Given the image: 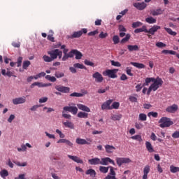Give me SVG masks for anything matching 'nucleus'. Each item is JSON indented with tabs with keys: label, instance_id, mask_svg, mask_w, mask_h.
I'll return each mask as SVG.
<instances>
[{
	"label": "nucleus",
	"instance_id": "4be33fe9",
	"mask_svg": "<svg viewBox=\"0 0 179 179\" xmlns=\"http://www.w3.org/2000/svg\"><path fill=\"white\" fill-rule=\"evenodd\" d=\"M105 150L106 153H113L115 150V147L107 144L105 145Z\"/></svg>",
	"mask_w": 179,
	"mask_h": 179
},
{
	"label": "nucleus",
	"instance_id": "6ab92c4d",
	"mask_svg": "<svg viewBox=\"0 0 179 179\" xmlns=\"http://www.w3.org/2000/svg\"><path fill=\"white\" fill-rule=\"evenodd\" d=\"M67 156L69 159H71V160H73V162H75L76 163H80V164H83V160H82L78 156H73V155H69Z\"/></svg>",
	"mask_w": 179,
	"mask_h": 179
},
{
	"label": "nucleus",
	"instance_id": "c756f323",
	"mask_svg": "<svg viewBox=\"0 0 179 179\" xmlns=\"http://www.w3.org/2000/svg\"><path fill=\"white\" fill-rule=\"evenodd\" d=\"M143 31L144 33H146V31H148V29H146V26H143L142 28H138L134 30V33H136V34L142 33Z\"/></svg>",
	"mask_w": 179,
	"mask_h": 179
},
{
	"label": "nucleus",
	"instance_id": "f8f14e48",
	"mask_svg": "<svg viewBox=\"0 0 179 179\" xmlns=\"http://www.w3.org/2000/svg\"><path fill=\"white\" fill-rule=\"evenodd\" d=\"M55 89L61 93H69V91L71 90V88L68 87H64L62 85H56Z\"/></svg>",
	"mask_w": 179,
	"mask_h": 179
},
{
	"label": "nucleus",
	"instance_id": "603ef678",
	"mask_svg": "<svg viewBox=\"0 0 179 179\" xmlns=\"http://www.w3.org/2000/svg\"><path fill=\"white\" fill-rule=\"evenodd\" d=\"M159 113L157 112H149L148 113V117H153L154 118H157Z\"/></svg>",
	"mask_w": 179,
	"mask_h": 179
},
{
	"label": "nucleus",
	"instance_id": "774afa93",
	"mask_svg": "<svg viewBox=\"0 0 179 179\" xmlns=\"http://www.w3.org/2000/svg\"><path fill=\"white\" fill-rule=\"evenodd\" d=\"M108 36V34L101 31L99 35V38H106Z\"/></svg>",
	"mask_w": 179,
	"mask_h": 179
},
{
	"label": "nucleus",
	"instance_id": "b1692460",
	"mask_svg": "<svg viewBox=\"0 0 179 179\" xmlns=\"http://www.w3.org/2000/svg\"><path fill=\"white\" fill-rule=\"evenodd\" d=\"M62 124L66 128H70V129H75V124L71 121L63 122Z\"/></svg>",
	"mask_w": 179,
	"mask_h": 179
},
{
	"label": "nucleus",
	"instance_id": "2eb2a0df",
	"mask_svg": "<svg viewBox=\"0 0 179 179\" xmlns=\"http://www.w3.org/2000/svg\"><path fill=\"white\" fill-rule=\"evenodd\" d=\"M134 8H136V9H138V10H143L148 6V5L145 3H134Z\"/></svg>",
	"mask_w": 179,
	"mask_h": 179
},
{
	"label": "nucleus",
	"instance_id": "7c9ffc66",
	"mask_svg": "<svg viewBox=\"0 0 179 179\" xmlns=\"http://www.w3.org/2000/svg\"><path fill=\"white\" fill-rule=\"evenodd\" d=\"M74 55H76V59H82V57H83L82 52H80L78 50H75Z\"/></svg>",
	"mask_w": 179,
	"mask_h": 179
},
{
	"label": "nucleus",
	"instance_id": "052dcab7",
	"mask_svg": "<svg viewBox=\"0 0 179 179\" xmlns=\"http://www.w3.org/2000/svg\"><path fill=\"white\" fill-rule=\"evenodd\" d=\"M16 166L19 167H26L27 166V162L20 163V162H15Z\"/></svg>",
	"mask_w": 179,
	"mask_h": 179
},
{
	"label": "nucleus",
	"instance_id": "f03ea898",
	"mask_svg": "<svg viewBox=\"0 0 179 179\" xmlns=\"http://www.w3.org/2000/svg\"><path fill=\"white\" fill-rule=\"evenodd\" d=\"M150 82H153V83H156V85H163V80L162 78L157 77V78H145V83L143 84V86H149V83Z\"/></svg>",
	"mask_w": 179,
	"mask_h": 179
},
{
	"label": "nucleus",
	"instance_id": "6e6d98bb",
	"mask_svg": "<svg viewBox=\"0 0 179 179\" xmlns=\"http://www.w3.org/2000/svg\"><path fill=\"white\" fill-rule=\"evenodd\" d=\"M141 26H142V22H133L132 24L133 29H136V27H139Z\"/></svg>",
	"mask_w": 179,
	"mask_h": 179
},
{
	"label": "nucleus",
	"instance_id": "a19ab883",
	"mask_svg": "<svg viewBox=\"0 0 179 179\" xmlns=\"http://www.w3.org/2000/svg\"><path fill=\"white\" fill-rule=\"evenodd\" d=\"M121 118H122V115H113L111 116V120H113V121H120Z\"/></svg>",
	"mask_w": 179,
	"mask_h": 179
},
{
	"label": "nucleus",
	"instance_id": "bb28decb",
	"mask_svg": "<svg viewBox=\"0 0 179 179\" xmlns=\"http://www.w3.org/2000/svg\"><path fill=\"white\" fill-rule=\"evenodd\" d=\"M145 146H146L147 150L150 153H153V152H155V149H153V146L152 145V143H150V142L146 141L145 142Z\"/></svg>",
	"mask_w": 179,
	"mask_h": 179
},
{
	"label": "nucleus",
	"instance_id": "79ce46f5",
	"mask_svg": "<svg viewBox=\"0 0 179 179\" xmlns=\"http://www.w3.org/2000/svg\"><path fill=\"white\" fill-rule=\"evenodd\" d=\"M111 110H118L120 108V103L119 102H113V104L110 106Z\"/></svg>",
	"mask_w": 179,
	"mask_h": 179
},
{
	"label": "nucleus",
	"instance_id": "3c124183",
	"mask_svg": "<svg viewBox=\"0 0 179 179\" xmlns=\"http://www.w3.org/2000/svg\"><path fill=\"white\" fill-rule=\"evenodd\" d=\"M71 97H83V94L79 92H73L70 94Z\"/></svg>",
	"mask_w": 179,
	"mask_h": 179
},
{
	"label": "nucleus",
	"instance_id": "f3484780",
	"mask_svg": "<svg viewBox=\"0 0 179 179\" xmlns=\"http://www.w3.org/2000/svg\"><path fill=\"white\" fill-rule=\"evenodd\" d=\"M57 52H58V49H55L53 50L48 52V55L50 56V58L52 59V61H54V59H57Z\"/></svg>",
	"mask_w": 179,
	"mask_h": 179
},
{
	"label": "nucleus",
	"instance_id": "c85d7f7f",
	"mask_svg": "<svg viewBox=\"0 0 179 179\" xmlns=\"http://www.w3.org/2000/svg\"><path fill=\"white\" fill-rule=\"evenodd\" d=\"M162 14H163V10L160 8L151 11V15H152V16H159V15H162Z\"/></svg>",
	"mask_w": 179,
	"mask_h": 179
},
{
	"label": "nucleus",
	"instance_id": "69168bd1",
	"mask_svg": "<svg viewBox=\"0 0 179 179\" xmlns=\"http://www.w3.org/2000/svg\"><path fill=\"white\" fill-rule=\"evenodd\" d=\"M126 73L129 75V76H134V73H132V70H131L129 67H127Z\"/></svg>",
	"mask_w": 179,
	"mask_h": 179
},
{
	"label": "nucleus",
	"instance_id": "5fc2aeb1",
	"mask_svg": "<svg viewBox=\"0 0 179 179\" xmlns=\"http://www.w3.org/2000/svg\"><path fill=\"white\" fill-rule=\"evenodd\" d=\"M73 66L74 68H78V69H85V66L79 63L74 64Z\"/></svg>",
	"mask_w": 179,
	"mask_h": 179
},
{
	"label": "nucleus",
	"instance_id": "72a5a7b5",
	"mask_svg": "<svg viewBox=\"0 0 179 179\" xmlns=\"http://www.w3.org/2000/svg\"><path fill=\"white\" fill-rule=\"evenodd\" d=\"M0 176H1V177H2V178H6V177H8V176H9V172H8V171L6 169H3L0 172Z\"/></svg>",
	"mask_w": 179,
	"mask_h": 179
},
{
	"label": "nucleus",
	"instance_id": "473e14b6",
	"mask_svg": "<svg viewBox=\"0 0 179 179\" xmlns=\"http://www.w3.org/2000/svg\"><path fill=\"white\" fill-rule=\"evenodd\" d=\"M145 22L149 23V24H153L154 23H156L157 20L153 18V17H149L145 19Z\"/></svg>",
	"mask_w": 179,
	"mask_h": 179
},
{
	"label": "nucleus",
	"instance_id": "f257e3e1",
	"mask_svg": "<svg viewBox=\"0 0 179 179\" xmlns=\"http://www.w3.org/2000/svg\"><path fill=\"white\" fill-rule=\"evenodd\" d=\"M159 124L160 128H169V127H171L174 122L171 121V119L167 117H162L159 120Z\"/></svg>",
	"mask_w": 179,
	"mask_h": 179
},
{
	"label": "nucleus",
	"instance_id": "aec40b11",
	"mask_svg": "<svg viewBox=\"0 0 179 179\" xmlns=\"http://www.w3.org/2000/svg\"><path fill=\"white\" fill-rule=\"evenodd\" d=\"M177 110H178V106L173 104L171 106L167 107L166 111L167 113H176V111H177Z\"/></svg>",
	"mask_w": 179,
	"mask_h": 179
},
{
	"label": "nucleus",
	"instance_id": "a211bd4d",
	"mask_svg": "<svg viewBox=\"0 0 179 179\" xmlns=\"http://www.w3.org/2000/svg\"><path fill=\"white\" fill-rule=\"evenodd\" d=\"M88 163L91 166H97V164H101V160L99 158L95 157L88 160Z\"/></svg>",
	"mask_w": 179,
	"mask_h": 179
},
{
	"label": "nucleus",
	"instance_id": "ddd939ff",
	"mask_svg": "<svg viewBox=\"0 0 179 179\" xmlns=\"http://www.w3.org/2000/svg\"><path fill=\"white\" fill-rule=\"evenodd\" d=\"M24 103H26V97H18L13 99V103L15 104V106H17V104H23Z\"/></svg>",
	"mask_w": 179,
	"mask_h": 179
},
{
	"label": "nucleus",
	"instance_id": "13d9d810",
	"mask_svg": "<svg viewBox=\"0 0 179 179\" xmlns=\"http://www.w3.org/2000/svg\"><path fill=\"white\" fill-rule=\"evenodd\" d=\"M143 87H144L143 84H138L136 86V92H141V90H142Z\"/></svg>",
	"mask_w": 179,
	"mask_h": 179
},
{
	"label": "nucleus",
	"instance_id": "9b49d317",
	"mask_svg": "<svg viewBox=\"0 0 179 179\" xmlns=\"http://www.w3.org/2000/svg\"><path fill=\"white\" fill-rule=\"evenodd\" d=\"M111 103H113V99H109L103 102L101 105V110H111Z\"/></svg>",
	"mask_w": 179,
	"mask_h": 179
},
{
	"label": "nucleus",
	"instance_id": "09e8293b",
	"mask_svg": "<svg viewBox=\"0 0 179 179\" xmlns=\"http://www.w3.org/2000/svg\"><path fill=\"white\" fill-rule=\"evenodd\" d=\"M43 59L45 62H52V59L50 56L43 55Z\"/></svg>",
	"mask_w": 179,
	"mask_h": 179
},
{
	"label": "nucleus",
	"instance_id": "0e129e2a",
	"mask_svg": "<svg viewBox=\"0 0 179 179\" xmlns=\"http://www.w3.org/2000/svg\"><path fill=\"white\" fill-rule=\"evenodd\" d=\"M22 61H23V57H19L17 62V68H19L20 66H22Z\"/></svg>",
	"mask_w": 179,
	"mask_h": 179
},
{
	"label": "nucleus",
	"instance_id": "20e7f679",
	"mask_svg": "<svg viewBox=\"0 0 179 179\" xmlns=\"http://www.w3.org/2000/svg\"><path fill=\"white\" fill-rule=\"evenodd\" d=\"M117 72H118V69H106L103 72V76H108L111 79H115L117 78Z\"/></svg>",
	"mask_w": 179,
	"mask_h": 179
},
{
	"label": "nucleus",
	"instance_id": "dca6fc26",
	"mask_svg": "<svg viewBox=\"0 0 179 179\" xmlns=\"http://www.w3.org/2000/svg\"><path fill=\"white\" fill-rule=\"evenodd\" d=\"M34 86H38V87H48V86H51V83H43L39 82H35L31 84V87H34Z\"/></svg>",
	"mask_w": 179,
	"mask_h": 179
},
{
	"label": "nucleus",
	"instance_id": "393cba45",
	"mask_svg": "<svg viewBox=\"0 0 179 179\" xmlns=\"http://www.w3.org/2000/svg\"><path fill=\"white\" fill-rule=\"evenodd\" d=\"M130 64L133 65V66H135V68H138V69H143L145 68V64L142 63L131 62Z\"/></svg>",
	"mask_w": 179,
	"mask_h": 179
},
{
	"label": "nucleus",
	"instance_id": "c9c22d12",
	"mask_svg": "<svg viewBox=\"0 0 179 179\" xmlns=\"http://www.w3.org/2000/svg\"><path fill=\"white\" fill-rule=\"evenodd\" d=\"M164 30L167 32L168 34H170L171 36H177V32L173 31V29L167 27H164Z\"/></svg>",
	"mask_w": 179,
	"mask_h": 179
},
{
	"label": "nucleus",
	"instance_id": "338daca9",
	"mask_svg": "<svg viewBox=\"0 0 179 179\" xmlns=\"http://www.w3.org/2000/svg\"><path fill=\"white\" fill-rule=\"evenodd\" d=\"M172 138L174 139H178L179 138V131H176L172 134Z\"/></svg>",
	"mask_w": 179,
	"mask_h": 179
},
{
	"label": "nucleus",
	"instance_id": "39448f33",
	"mask_svg": "<svg viewBox=\"0 0 179 179\" xmlns=\"http://www.w3.org/2000/svg\"><path fill=\"white\" fill-rule=\"evenodd\" d=\"M63 110L64 111L71 113L73 115H76V114H78V107L75 106V103H73L69 104V106H64Z\"/></svg>",
	"mask_w": 179,
	"mask_h": 179
},
{
	"label": "nucleus",
	"instance_id": "37998d69",
	"mask_svg": "<svg viewBox=\"0 0 179 179\" xmlns=\"http://www.w3.org/2000/svg\"><path fill=\"white\" fill-rule=\"evenodd\" d=\"M170 171L171 173H178L179 172V167L178 166H174L171 165L170 166Z\"/></svg>",
	"mask_w": 179,
	"mask_h": 179
},
{
	"label": "nucleus",
	"instance_id": "e433bc0d",
	"mask_svg": "<svg viewBox=\"0 0 179 179\" xmlns=\"http://www.w3.org/2000/svg\"><path fill=\"white\" fill-rule=\"evenodd\" d=\"M162 54H165L167 55V54H170L171 55H176L177 52L174 50H163L162 51Z\"/></svg>",
	"mask_w": 179,
	"mask_h": 179
},
{
	"label": "nucleus",
	"instance_id": "bf43d9fd",
	"mask_svg": "<svg viewBox=\"0 0 179 179\" xmlns=\"http://www.w3.org/2000/svg\"><path fill=\"white\" fill-rule=\"evenodd\" d=\"M118 30L120 32H127V28L124 25H119Z\"/></svg>",
	"mask_w": 179,
	"mask_h": 179
},
{
	"label": "nucleus",
	"instance_id": "2f4dec72",
	"mask_svg": "<svg viewBox=\"0 0 179 179\" xmlns=\"http://www.w3.org/2000/svg\"><path fill=\"white\" fill-rule=\"evenodd\" d=\"M129 38H131V34H127L126 36L120 41L121 44H125V43L129 41Z\"/></svg>",
	"mask_w": 179,
	"mask_h": 179
},
{
	"label": "nucleus",
	"instance_id": "49530a36",
	"mask_svg": "<svg viewBox=\"0 0 179 179\" xmlns=\"http://www.w3.org/2000/svg\"><path fill=\"white\" fill-rule=\"evenodd\" d=\"M113 41L115 45L118 44L120 43V36H118V35L113 36Z\"/></svg>",
	"mask_w": 179,
	"mask_h": 179
},
{
	"label": "nucleus",
	"instance_id": "8fccbe9b",
	"mask_svg": "<svg viewBox=\"0 0 179 179\" xmlns=\"http://www.w3.org/2000/svg\"><path fill=\"white\" fill-rule=\"evenodd\" d=\"M156 47H157L158 48H164V47H166L167 45H166L163 42H157L155 44Z\"/></svg>",
	"mask_w": 179,
	"mask_h": 179
},
{
	"label": "nucleus",
	"instance_id": "ea45409f",
	"mask_svg": "<svg viewBox=\"0 0 179 179\" xmlns=\"http://www.w3.org/2000/svg\"><path fill=\"white\" fill-rule=\"evenodd\" d=\"M30 65H31V62H30V61H24L22 64V68L23 69H27L30 66Z\"/></svg>",
	"mask_w": 179,
	"mask_h": 179
},
{
	"label": "nucleus",
	"instance_id": "0eeeda50",
	"mask_svg": "<svg viewBox=\"0 0 179 179\" xmlns=\"http://www.w3.org/2000/svg\"><path fill=\"white\" fill-rule=\"evenodd\" d=\"M93 142V141L91 138H77L76 140V143L78 145H90Z\"/></svg>",
	"mask_w": 179,
	"mask_h": 179
},
{
	"label": "nucleus",
	"instance_id": "de8ad7c7",
	"mask_svg": "<svg viewBox=\"0 0 179 179\" xmlns=\"http://www.w3.org/2000/svg\"><path fill=\"white\" fill-rule=\"evenodd\" d=\"M131 138L134 141H138V142H142V136L141 135L133 136Z\"/></svg>",
	"mask_w": 179,
	"mask_h": 179
},
{
	"label": "nucleus",
	"instance_id": "f704fd0d",
	"mask_svg": "<svg viewBox=\"0 0 179 179\" xmlns=\"http://www.w3.org/2000/svg\"><path fill=\"white\" fill-rule=\"evenodd\" d=\"M108 169H110V166H99V171L103 174H107L108 173Z\"/></svg>",
	"mask_w": 179,
	"mask_h": 179
},
{
	"label": "nucleus",
	"instance_id": "423d86ee",
	"mask_svg": "<svg viewBox=\"0 0 179 179\" xmlns=\"http://www.w3.org/2000/svg\"><path fill=\"white\" fill-rule=\"evenodd\" d=\"M131 160L127 157H117L116 163L119 167H121L122 164H128V163H131Z\"/></svg>",
	"mask_w": 179,
	"mask_h": 179
},
{
	"label": "nucleus",
	"instance_id": "c03bdc74",
	"mask_svg": "<svg viewBox=\"0 0 179 179\" xmlns=\"http://www.w3.org/2000/svg\"><path fill=\"white\" fill-rule=\"evenodd\" d=\"M55 76L57 78V79H59L61 78H64L65 76V73L61 72V71H56L55 73Z\"/></svg>",
	"mask_w": 179,
	"mask_h": 179
},
{
	"label": "nucleus",
	"instance_id": "412c9836",
	"mask_svg": "<svg viewBox=\"0 0 179 179\" xmlns=\"http://www.w3.org/2000/svg\"><path fill=\"white\" fill-rule=\"evenodd\" d=\"M150 171V166L147 165L143 169V179H148V174H149Z\"/></svg>",
	"mask_w": 179,
	"mask_h": 179
},
{
	"label": "nucleus",
	"instance_id": "58836bf2",
	"mask_svg": "<svg viewBox=\"0 0 179 179\" xmlns=\"http://www.w3.org/2000/svg\"><path fill=\"white\" fill-rule=\"evenodd\" d=\"M148 120V116L145 113H140L138 115L139 121H146Z\"/></svg>",
	"mask_w": 179,
	"mask_h": 179
},
{
	"label": "nucleus",
	"instance_id": "9d476101",
	"mask_svg": "<svg viewBox=\"0 0 179 179\" xmlns=\"http://www.w3.org/2000/svg\"><path fill=\"white\" fill-rule=\"evenodd\" d=\"M162 85H159V84H156V83L151 84V85L149 87L148 91H147V94L149 96L150 93L152 92H156L159 87H161Z\"/></svg>",
	"mask_w": 179,
	"mask_h": 179
},
{
	"label": "nucleus",
	"instance_id": "5701e85b",
	"mask_svg": "<svg viewBox=\"0 0 179 179\" xmlns=\"http://www.w3.org/2000/svg\"><path fill=\"white\" fill-rule=\"evenodd\" d=\"M77 107L78 108H79V110H82V111H85L86 113H90V108L83 104H77Z\"/></svg>",
	"mask_w": 179,
	"mask_h": 179
},
{
	"label": "nucleus",
	"instance_id": "864d4df0",
	"mask_svg": "<svg viewBox=\"0 0 179 179\" xmlns=\"http://www.w3.org/2000/svg\"><path fill=\"white\" fill-rule=\"evenodd\" d=\"M110 64L113 66H117V67L121 66V63H120V62H115L114 60H111Z\"/></svg>",
	"mask_w": 179,
	"mask_h": 179
},
{
	"label": "nucleus",
	"instance_id": "4468645a",
	"mask_svg": "<svg viewBox=\"0 0 179 179\" xmlns=\"http://www.w3.org/2000/svg\"><path fill=\"white\" fill-rule=\"evenodd\" d=\"M161 27L158 25H154L152 27H151L149 30L147 29L146 33H148V34H151V36H155V34L157 30H160Z\"/></svg>",
	"mask_w": 179,
	"mask_h": 179
},
{
	"label": "nucleus",
	"instance_id": "1a4fd4ad",
	"mask_svg": "<svg viewBox=\"0 0 179 179\" xmlns=\"http://www.w3.org/2000/svg\"><path fill=\"white\" fill-rule=\"evenodd\" d=\"M92 78L95 79V82H96V83H101V82L104 80V78H103L101 73L97 71L92 75Z\"/></svg>",
	"mask_w": 179,
	"mask_h": 179
},
{
	"label": "nucleus",
	"instance_id": "a18cd8bd",
	"mask_svg": "<svg viewBox=\"0 0 179 179\" xmlns=\"http://www.w3.org/2000/svg\"><path fill=\"white\" fill-rule=\"evenodd\" d=\"M67 111L65 110H62V117L63 118H66V120H71V118H72V116L69 114H66L65 113H66Z\"/></svg>",
	"mask_w": 179,
	"mask_h": 179
},
{
	"label": "nucleus",
	"instance_id": "4c0bfd02",
	"mask_svg": "<svg viewBox=\"0 0 179 179\" xmlns=\"http://www.w3.org/2000/svg\"><path fill=\"white\" fill-rule=\"evenodd\" d=\"M77 117H78V118H87V117H89V114L85 112H79Z\"/></svg>",
	"mask_w": 179,
	"mask_h": 179
},
{
	"label": "nucleus",
	"instance_id": "680f3d73",
	"mask_svg": "<svg viewBox=\"0 0 179 179\" xmlns=\"http://www.w3.org/2000/svg\"><path fill=\"white\" fill-rule=\"evenodd\" d=\"M110 90V87H106V89H99L98 90V93L99 94L106 93L107 90Z\"/></svg>",
	"mask_w": 179,
	"mask_h": 179
},
{
	"label": "nucleus",
	"instance_id": "6e6552de",
	"mask_svg": "<svg viewBox=\"0 0 179 179\" xmlns=\"http://www.w3.org/2000/svg\"><path fill=\"white\" fill-rule=\"evenodd\" d=\"M108 163H110V164L115 166V162H114V160L111 159V158L110 157L101 158V164L102 166H108Z\"/></svg>",
	"mask_w": 179,
	"mask_h": 179
},
{
	"label": "nucleus",
	"instance_id": "cd10ccee",
	"mask_svg": "<svg viewBox=\"0 0 179 179\" xmlns=\"http://www.w3.org/2000/svg\"><path fill=\"white\" fill-rule=\"evenodd\" d=\"M85 174L87 176H90V177H92L93 178H94V177H96V171H94V169H88L86 171Z\"/></svg>",
	"mask_w": 179,
	"mask_h": 179
},
{
	"label": "nucleus",
	"instance_id": "a878e982",
	"mask_svg": "<svg viewBox=\"0 0 179 179\" xmlns=\"http://www.w3.org/2000/svg\"><path fill=\"white\" fill-rule=\"evenodd\" d=\"M127 49L130 52H132V51H139V46L137 45H127Z\"/></svg>",
	"mask_w": 179,
	"mask_h": 179
},
{
	"label": "nucleus",
	"instance_id": "7ed1b4c3",
	"mask_svg": "<svg viewBox=\"0 0 179 179\" xmlns=\"http://www.w3.org/2000/svg\"><path fill=\"white\" fill-rule=\"evenodd\" d=\"M87 33V29L83 28L80 31H75L71 35H68L66 38H71L73 40V38H79L82 36V34H86Z\"/></svg>",
	"mask_w": 179,
	"mask_h": 179
},
{
	"label": "nucleus",
	"instance_id": "4d7b16f0",
	"mask_svg": "<svg viewBox=\"0 0 179 179\" xmlns=\"http://www.w3.org/2000/svg\"><path fill=\"white\" fill-rule=\"evenodd\" d=\"M84 64L87 66H94V63L90 62V60L85 59Z\"/></svg>",
	"mask_w": 179,
	"mask_h": 179
},
{
	"label": "nucleus",
	"instance_id": "e2e57ef3",
	"mask_svg": "<svg viewBox=\"0 0 179 179\" xmlns=\"http://www.w3.org/2000/svg\"><path fill=\"white\" fill-rule=\"evenodd\" d=\"M96 34H99V30L96 29L94 31H90L88 33V36H96Z\"/></svg>",
	"mask_w": 179,
	"mask_h": 179
}]
</instances>
